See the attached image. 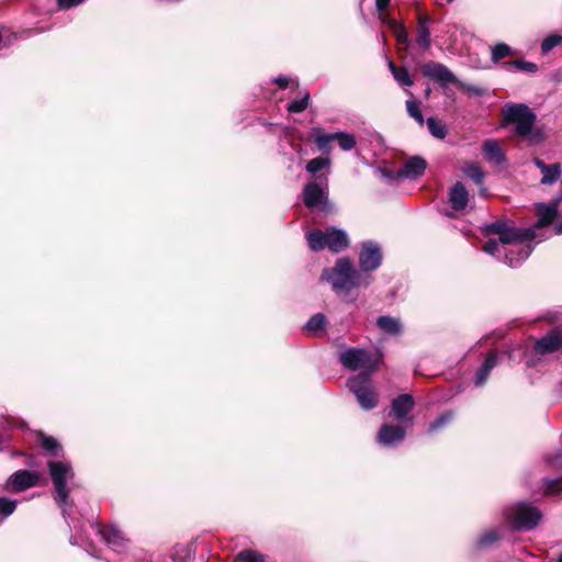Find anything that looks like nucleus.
Segmentation results:
<instances>
[{"label":"nucleus","instance_id":"c756f323","mask_svg":"<svg viewBox=\"0 0 562 562\" xmlns=\"http://www.w3.org/2000/svg\"><path fill=\"white\" fill-rule=\"evenodd\" d=\"M326 325V317L324 314L322 313H317L315 315H313L306 323L304 329L314 335V336H318L321 330L324 328V326Z\"/></svg>","mask_w":562,"mask_h":562},{"label":"nucleus","instance_id":"a18cd8bd","mask_svg":"<svg viewBox=\"0 0 562 562\" xmlns=\"http://www.w3.org/2000/svg\"><path fill=\"white\" fill-rule=\"evenodd\" d=\"M548 462L552 465V467H562V451H560L559 453H557L554 457L548 459Z\"/></svg>","mask_w":562,"mask_h":562},{"label":"nucleus","instance_id":"ddd939ff","mask_svg":"<svg viewBox=\"0 0 562 562\" xmlns=\"http://www.w3.org/2000/svg\"><path fill=\"white\" fill-rule=\"evenodd\" d=\"M303 202L306 207L314 209L318 207L323 204V210H326L328 205V200L326 195V191L316 182H310L305 186L303 190Z\"/></svg>","mask_w":562,"mask_h":562},{"label":"nucleus","instance_id":"a211bd4d","mask_svg":"<svg viewBox=\"0 0 562 562\" xmlns=\"http://www.w3.org/2000/svg\"><path fill=\"white\" fill-rule=\"evenodd\" d=\"M405 438V429L402 426L383 425L376 436L379 443L390 447L401 442Z\"/></svg>","mask_w":562,"mask_h":562},{"label":"nucleus","instance_id":"dca6fc26","mask_svg":"<svg viewBox=\"0 0 562 562\" xmlns=\"http://www.w3.org/2000/svg\"><path fill=\"white\" fill-rule=\"evenodd\" d=\"M561 201H562V194L557 196L549 204L541 203L537 206L539 218H538L535 227H532L535 231L537 228L548 226L553 222V220L557 217L559 205H560Z\"/></svg>","mask_w":562,"mask_h":562},{"label":"nucleus","instance_id":"f3484780","mask_svg":"<svg viewBox=\"0 0 562 562\" xmlns=\"http://www.w3.org/2000/svg\"><path fill=\"white\" fill-rule=\"evenodd\" d=\"M427 167V162L422 157L415 156L405 161L403 167L398 169L396 178L417 179Z\"/></svg>","mask_w":562,"mask_h":562},{"label":"nucleus","instance_id":"6ab92c4d","mask_svg":"<svg viewBox=\"0 0 562 562\" xmlns=\"http://www.w3.org/2000/svg\"><path fill=\"white\" fill-rule=\"evenodd\" d=\"M415 402L412 395L401 394L393 400L391 414L397 420H405L409 412L414 408Z\"/></svg>","mask_w":562,"mask_h":562},{"label":"nucleus","instance_id":"3c124183","mask_svg":"<svg viewBox=\"0 0 562 562\" xmlns=\"http://www.w3.org/2000/svg\"><path fill=\"white\" fill-rule=\"evenodd\" d=\"M70 543L76 544V543H77V539H76L75 537H72V538L70 539Z\"/></svg>","mask_w":562,"mask_h":562},{"label":"nucleus","instance_id":"72a5a7b5","mask_svg":"<svg viewBox=\"0 0 562 562\" xmlns=\"http://www.w3.org/2000/svg\"><path fill=\"white\" fill-rule=\"evenodd\" d=\"M236 559L243 562H266V557L263 554L251 549L240 551Z\"/></svg>","mask_w":562,"mask_h":562},{"label":"nucleus","instance_id":"7ed1b4c3","mask_svg":"<svg viewBox=\"0 0 562 562\" xmlns=\"http://www.w3.org/2000/svg\"><path fill=\"white\" fill-rule=\"evenodd\" d=\"M503 115L506 124L515 125V132L518 136L531 142L541 138V133L535 128L537 115L528 105L524 103L506 104L503 109Z\"/></svg>","mask_w":562,"mask_h":562},{"label":"nucleus","instance_id":"cd10ccee","mask_svg":"<svg viewBox=\"0 0 562 562\" xmlns=\"http://www.w3.org/2000/svg\"><path fill=\"white\" fill-rule=\"evenodd\" d=\"M38 442L45 451L55 457H58L63 452L60 443L54 437L41 432L38 434Z\"/></svg>","mask_w":562,"mask_h":562},{"label":"nucleus","instance_id":"1a4fd4ad","mask_svg":"<svg viewBox=\"0 0 562 562\" xmlns=\"http://www.w3.org/2000/svg\"><path fill=\"white\" fill-rule=\"evenodd\" d=\"M381 262L382 250L380 245L373 240L362 243L359 251L361 272L367 274V272L376 270L381 266Z\"/></svg>","mask_w":562,"mask_h":562},{"label":"nucleus","instance_id":"7c9ffc66","mask_svg":"<svg viewBox=\"0 0 562 562\" xmlns=\"http://www.w3.org/2000/svg\"><path fill=\"white\" fill-rule=\"evenodd\" d=\"M504 66L509 71L535 72L538 69L536 64L525 60L507 61L504 64Z\"/></svg>","mask_w":562,"mask_h":562},{"label":"nucleus","instance_id":"20e7f679","mask_svg":"<svg viewBox=\"0 0 562 562\" xmlns=\"http://www.w3.org/2000/svg\"><path fill=\"white\" fill-rule=\"evenodd\" d=\"M308 247L313 251L325 248L331 252H340L349 246V236L342 228L328 226L325 229H313L306 233Z\"/></svg>","mask_w":562,"mask_h":562},{"label":"nucleus","instance_id":"423d86ee","mask_svg":"<svg viewBox=\"0 0 562 562\" xmlns=\"http://www.w3.org/2000/svg\"><path fill=\"white\" fill-rule=\"evenodd\" d=\"M47 467L54 484L55 501L63 507V512L66 514L65 506L68 504L69 497L67 481L74 476L72 468L66 461H48Z\"/></svg>","mask_w":562,"mask_h":562},{"label":"nucleus","instance_id":"f257e3e1","mask_svg":"<svg viewBox=\"0 0 562 562\" xmlns=\"http://www.w3.org/2000/svg\"><path fill=\"white\" fill-rule=\"evenodd\" d=\"M485 231L487 234L498 235L502 246H507L504 257L506 265L516 267L530 256L532 247L526 241L536 237L533 228H515L504 221H496L487 225Z\"/></svg>","mask_w":562,"mask_h":562},{"label":"nucleus","instance_id":"c85d7f7f","mask_svg":"<svg viewBox=\"0 0 562 562\" xmlns=\"http://www.w3.org/2000/svg\"><path fill=\"white\" fill-rule=\"evenodd\" d=\"M389 68L394 77V79L401 85L411 87L414 82L408 72V70L404 67H397L393 61H389Z\"/></svg>","mask_w":562,"mask_h":562},{"label":"nucleus","instance_id":"9b49d317","mask_svg":"<svg viewBox=\"0 0 562 562\" xmlns=\"http://www.w3.org/2000/svg\"><path fill=\"white\" fill-rule=\"evenodd\" d=\"M40 481V474L29 470H19L12 473L7 483L5 490L15 493L23 492L27 488L36 486Z\"/></svg>","mask_w":562,"mask_h":562},{"label":"nucleus","instance_id":"f704fd0d","mask_svg":"<svg viewBox=\"0 0 562 562\" xmlns=\"http://www.w3.org/2000/svg\"><path fill=\"white\" fill-rule=\"evenodd\" d=\"M308 103H310V94L307 92H305L302 98L295 99L291 103H289L288 110H289V112H292V113H301L308 106Z\"/></svg>","mask_w":562,"mask_h":562},{"label":"nucleus","instance_id":"79ce46f5","mask_svg":"<svg viewBox=\"0 0 562 562\" xmlns=\"http://www.w3.org/2000/svg\"><path fill=\"white\" fill-rule=\"evenodd\" d=\"M562 42V37L560 35H550L548 36L541 45L542 52L549 53L551 49H553L555 46H558Z\"/></svg>","mask_w":562,"mask_h":562},{"label":"nucleus","instance_id":"2f4dec72","mask_svg":"<svg viewBox=\"0 0 562 562\" xmlns=\"http://www.w3.org/2000/svg\"><path fill=\"white\" fill-rule=\"evenodd\" d=\"M464 173L467 177L472 179L477 186L483 184L485 173L477 164L472 162L467 165L464 168Z\"/></svg>","mask_w":562,"mask_h":562},{"label":"nucleus","instance_id":"4c0bfd02","mask_svg":"<svg viewBox=\"0 0 562 562\" xmlns=\"http://www.w3.org/2000/svg\"><path fill=\"white\" fill-rule=\"evenodd\" d=\"M329 165L328 158L317 157L310 160L306 165V170L310 173H316Z\"/></svg>","mask_w":562,"mask_h":562},{"label":"nucleus","instance_id":"09e8293b","mask_svg":"<svg viewBox=\"0 0 562 562\" xmlns=\"http://www.w3.org/2000/svg\"><path fill=\"white\" fill-rule=\"evenodd\" d=\"M554 229H555V234H558V235L562 234V221L555 225Z\"/></svg>","mask_w":562,"mask_h":562},{"label":"nucleus","instance_id":"4be33fe9","mask_svg":"<svg viewBox=\"0 0 562 562\" xmlns=\"http://www.w3.org/2000/svg\"><path fill=\"white\" fill-rule=\"evenodd\" d=\"M485 159L494 165H499L505 160L502 148L494 139H487L482 145Z\"/></svg>","mask_w":562,"mask_h":562},{"label":"nucleus","instance_id":"a878e982","mask_svg":"<svg viewBox=\"0 0 562 562\" xmlns=\"http://www.w3.org/2000/svg\"><path fill=\"white\" fill-rule=\"evenodd\" d=\"M376 325L382 331L390 335H397L402 331L401 322L389 315L380 316L376 319Z\"/></svg>","mask_w":562,"mask_h":562},{"label":"nucleus","instance_id":"c03bdc74","mask_svg":"<svg viewBox=\"0 0 562 562\" xmlns=\"http://www.w3.org/2000/svg\"><path fill=\"white\" fill-rule=\"evenodd\" d=\"M57 1H58V5L60 8L68 9V8L76 7V5L80 4L85 0H57Z\"/></svg>","mask_w":562,"mask_h":562},{"label":"nucleus","instance_id":"f8f14e48","mask_svg":"<svg viewBox=\"0 0 562 562\" xmlns=\"http://www.w3.org/2000/svg\"><path fill=\"white\" fill-rule=\"evenodd\" d=\"M423 75L431 79L437 80L442 85H454L458 82L457 77L453 72L448 69L445 65L430 61L422 67Z\"/></svg>","mask_w":562,"mask_h":562},{"label":"nucleus","instance_id":"2eb2a0df","mask_svg":"<svg viewBox=\"0 0 562 562\" xmlns=\"http://www.w3.org/2000/svg\"><path fill=\"white\" fill-rule=\"evenodd\" d=\"M91 527L95 529L101 539L113 550L121 551L125 547L127 540L119 529L99 524L91 525Z\"/></svg>","mask_w":562,"mask_h":562},{"label":"nucleus","instance_id":"9d476101","mask_svg":"<svg viewBox=\"0 0 562 562\" xmlns=\"http://www.w3.org/2000/svg\"><path fill=\"white\" fill-rule=\"evenodd\" d=\"M314 140L321 150H326L329 147L330 142L337 140L339 147L349 151L356 147V138L352 134L337 132L331 134H322L319 128H313Z\"/></svg>","mask_w":562,"mask_h":562},{"label":"nucleus","instance_id":"37998d69","mask_svg":"<svg viewBox=\"0 0 562 562\" xmlns=\"http://www.w3.org/2000/svg\"><path fill=\"white\" fill-rule=\"evenodd\" d=\"M502 243L496 239H493V238H490L484 247H483V250L488 254V255H492V256H496L497 252H499V247H501Z\"/></svg>","mask_w":562,"mask_h":562},{"label":"nucleus","instance_id":"603ef678","mask_svg":"<svg viewBox=\"0 0 562 562\" xmlns=\"http://www.w3.org/2000/svg\"><path fill=\"white\" fill-rule=\"evenodd\" d=\"M557 562H562V554L559 557Z\"/></svg>","mask_w":562,"mask_h":562},{"label":"nucleus","instance_id":"ea45409f","mask_svg":"<svg viewBox=\"0 0 562 562\" xmlns=\"http://www.w3.org/2000/svg\"><path fill=\"white\" fill-rule=\"evenodd\" d=\"M546 494H558L562 492V476L543 482Z\"/></svg>","mask_w":562,"mask_h":562},{"label":"nucleus","instance_id":"5701e85b","mask_svg":"<svg viewBox=\"0 0 562 562\" xmlns=\"http://www.w3.org/2000/svg\"><path fill=\"white\" fill-rule=\"evenodd\" d=\"M429 22L430 18L428 15L420 14L418 16L416 42L424 49H429L431 44L430 30L428 27Z\"/></svg>","mask_w":562,"mask_h":562},{"label":"nucleus","instance_id":"6e6552de","mask_svg":"<svg viewBox=\"0 0 562 562\" xmlns=\"http://www.w3.org/2000/svg\"><path fill=\"white\" fill-rule=\"evenodd\" d=\"M339 361L350 371L362 370L369 375L378 367V359L369 351L359 348H348L340 352Z\"/></svg>","mask_w":562,"mask_h":562},{"label":"nucleus","instance_id":"473e14b6","mask_svg":"<svg viewBox=\"0 0 562 562\" xmlns=\"http://www.w3.org/2000/svg\"><path fill=\"white\" fill-rule=\"evenodd\" d=\"M427 127L430 134L439 139H442L447 135V128L441 121L436 120L435 117H428Z\"/></svg>","mask_w":562,"mask_h":562},{"label":"nucleus","instance_id":"49530a36","mask_svg":"<svg viewBox=\"0 0 562 562\" xmlns=\"http://www.w3.org/2000/svg\"><path fill=\"white\" fill-rule=\"evenodd\" d=\"M274 82L281 88V89H285L288 86H289V79L285 78V77H278L274 79Z\"/></svg>","mask_w":562,"mask_h":562},{"label":"nucleus","instance_id":"e433bc0d","mask_svg":"<svg viewBox=\"0 0 562 562\" xmlns=\"http://www.w3.org/2000/svg\"><path fill=\"white\" fill-rule=\"evenodd\" d=\"M512 53L510 47L505 43L496 44L492 49V60L498 61L507 56H509Z\"/></svg>","mask_w":562,"mask_h":562},{"label":"nucleus","instance_id":"4468645a","mask_svg":"<svg viewBox=\"0 0 562 562\" xmlns=\"http://www.w3.org/2000/svg\"><path fill=\"white\" fill-rule=\"evenodd\" d=\"M533 349L538 355H547L562 349V327L555 328L538 339Z\"/></svg>","mask_w":562,"mask_h":562},{"label":"nucleus","instance_id":"b1692460","mask_svg":"<svg viewBox=\"0 0 562 562\" xmlns=\"http://www.w3.org/2000/svg\"><path fill=\"white\" fill-rule=\"evenodd\" d=\"M496 364H497V353L495 351H491L486 356L482 367L476 372L475 385H477V386L483 385L486 382L491 371L493 370V368Z\"/></svg>","mask_w":562,"mask_h":562},{"label":"nucleus","instance_id":"c9c22d12","mask_svg":"<svg viewBox=\"0 0 562 562\" xmlns=\"http://www.w3.org/2000/svg\"><path fill=\"white\" fill-rule=\"evenodd\" d=\"M406 110L411 117L416 120L419 125L424 124V116L419 103L413 100L406 101Z\"/></svg>","mask_w":562,"mask_h":562},{"label":"nucleus","instance_id":"de8ad7c7","mask_svg":"<svg viewBox=\"0 0 562 562\" xmlns=\"http://www.w3.org/2000/svg\"><path fill=\"white\" fill-rule=\"evenodd\" d=\"M390 1L391 0H375L378 11L382 13L387 8Z\"/></svg>","mask_w":562,"mask_h":562},{"label":"nucleus","instance_id":"58836bf2","mask_svg":"<svg viewBox=\"0 0 562 562\" xmlns=\"http://www.w3.org/2000/svg\"><path fill=\"white\" fill-rule=\"evenodd\" d=\"M16 501L7 497H0V515L3 517L10 516L16 507Z\"/></svg>","mask_w":562,"mask_h":562},{"label":"nucleus","instance_id":"393cba45","mask_svg":"<svg viewBox=\"0 0 562 562\" xmlns=\"http://www.w3.org/2000/svg\"><path fill=\"white\" fill-rule=\"evenodd\" d=\"M380 19L383 23L390 26L400 44L406 45L408 43V34L405 26L402 23H398L396 20L390 18L387 14H381Z\"/></svg>","mask_w":562,"mask_h":562},{"label":"nucleus","instance_id":"412c9836","mask_svg":"<svg viewBox=\"0 0 562 562\" xmlns=\"http://www.w3.org/2000/svg\"><path fill=\"white\" fill-rule=\"evenodd\" d=\"M449 202L453 210L462 211L469 202V192L461 182H457L449 191Z\"/></svg>","mask_w":562,"mask_h":562},{"label":"nucleus","instance_id":"8fccbe9b","mask_svg":"<svg viewBox=\"0 0 562 562\" xmlns=\"http://www.w3.org/2000/svg\"><path fill=\"white\" fill-rule=\"evenodd\" d=\"M452 1H453V0H438V3H439L440 5H443V4L450 3V2H452Z\"/></svg>","mask_w":562,"mask_h":562},{"label":"nucleus","instance_id":"aec40b11","mask_svg":"<svg viewBox=\"0 0 562 562\" xmlns=\"http://www.w3.org/2000/svg\"><path fill=\"white\" fill-rule=\"evenodd\" d=\"M533 164L541 171L542 178L541 183L546 186H551L555 183L562 176V167L560 164H551L547 165L540 158H535Z\"/></svg>","mask_w":562,"mask_h":562},{"label":"nucleus","instance_id":"39448f33","mask_svg":"<svg viewBox=\"0 0 562 562\" xmlns=\"http://www.w3.org/2000/svg\"><path fill=\"white\" fill-rule=\"evenodd\" d=\"M507 522L515 530H531L542 518L541 512L529 503H517L505 509Z\"/></svg>","mask_w":562,"mask_h":562},{"label":"nucleus","instance_id":"bb28decb","mask_svg":"<svg viewBox=\"0 0 562 562\" xmlns=\"http://www.w3.org/2000/svg\"><path fill=\"white\" fill-rule=\"evenodd\" d=\"M502 528H492L482 533L476 541V546L481 549H486L496 543L502 537Z\"/></svg>","mask_w":562,"mask_h":562},{"label":"nucleus","instance_id":"f03ea898","mask_svg":"<svg viewBox=\"0 0 562 562\" xmlns=\"http://www.w3.org/2000/svg\"><path fill=\"white\" fill-rule=\"evenodd\" d=\"M322 279L329 282L333 290L347 302L357 300L358 295L352 294L353 289L368 288L372 282V277L357 270L347 257L339 258L333 268L325 269Z\"/></svg>","mask_w":562,"mask_h":562},{"label":"nucleus","instance_id":"0eeeda50","mask_svg":"<svg viewBox=\"0 0 562 562\" xmlns=\"http://www.w3.org/2000/svg\"><path fill=\"white\" fill-rule=\"evenodd\" d=\"M347 385L363 409L370 411L376 406V393L368 373H360L350 378Z\"/></svg>","mask_w":562,"mask_h":562},{"label":"nucleus","instance_id":"a19ab883","mask_svg":"<svg viewBox=\"0 0 562 562\" xmlns=\"http://www.w3.org/2000/svg\"><path fill=\"white\" fill-rule=\"evenodd\" d=\"M452 419V413L448 412L442 414L439 418H437L434 423L430 424L428 431L434 432L445 425L449 424Z\"/></svg>","mask_w":562,"mask_h":562}]
</instances>
